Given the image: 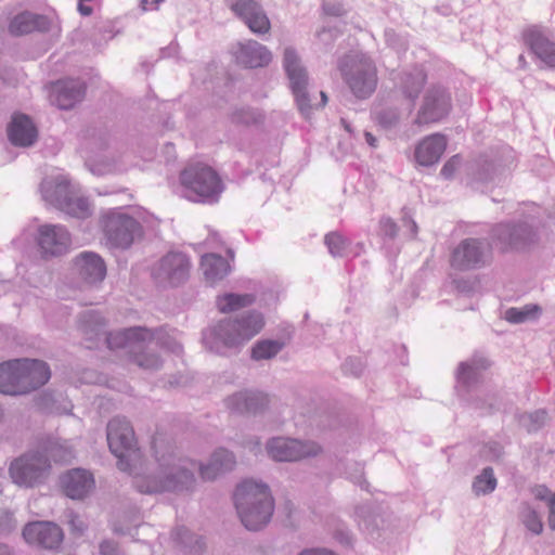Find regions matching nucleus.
<instances>
[{
    "label": "nucleus",
    "mask_w": 555,
    "mask_h": 555,
    "mask_svg": "<svg viewBox=\"0 0 555 555\" xmlns=\"http://www.w3.org/2000/svg\"><path fill=\"white\" fill-rule=\"evenodd\" d=\"M78 325L86 338L90 340L103 337L106 332L105 319L99 312L93 310L80 313Z\"/></svg>",
    "instance_id": "obj_33"
},
{
    "label": "nucleus",
    "mask_w": 555,
    "mask_h": 555,
    "mask_svg": "<svg viewBox=\"0 0 555 555\" xmlns=\"http://www.w3.org/2000/svg\"><path fill=\"white\" fill-rule=\"evenodd\" d=\"M193 464L173 455L162 456L156 468L133 479L134 488L143 494L183 493L194 489Z\"/></svg>",
    "instance_id": "obj_3"
},
{
    "label": "nucleus",
    "mask_w": 555,
    "mask_h": 555,
    "mask_svg": "<svg viewBox=\"0 0 555 555\" xmlns=\"http://www.w3.org/2000/svg\"><path fill=\"white\" fill-rule=\"evenodd\" d=\"M106 437L111 452L118 459V468L127 470L128 455L135 447L134 431L130 423L124 417H114L107 424Z\"/></svg>",
    "instance_id": "obj_15"
},
{
    "label": "nucleus",
    "mask_w": 555,
    "mask_h": 555,
    "mask_svg": "<svg viewBox=\"0 0 555 555\" xmlns=\"http://www.w3.org/2000/svg\"><path fill=\"white\" fill-rule=\"evenodd\" d=\"M542 312L539 305H526L520 308H509L504 312V319L514 324L537 320Z\"/></svg>",
    "instance_id": "obj_41"
},
{
    "label": "nucleus",
    "mask_w": 555,
    "mask_h": 555,
    "mask_svg": "<svg viewBox=\"0 0 555 555\" xmlns=\"http://www.w3.org/2000/svg\"><path fill=\"white\" fill-rule=\"evenodd\" d=\"M85 138L94 141V143H99L100 147L107 145V133L95 128H87L85 130Z\"/></svg>",
    "instance_id": "obj_54"
},
{
    "label": "nucleus",
    "mask_w": 555,
    "mask_h": 555,
    "mask_svg": "<svg viewBox=\"0 0 555 555\" xmlns=\"http://www.w3.org/2000/svg\"><path fill=\"white\" fill-rule=\"evenodd\" d=\"M23 537L29 544L47 550L57 548L64 538L63 530L51 521H33L23 529Z\"/></svg>",
    "instance_id": "obj_19"
},
{
    "label": "nucleus",
    "mask_w": 555,
    "mask_h": 555,
    "mask_svg": "<svg viewBox=\"0 0 555 555\" xmlns=\"http://www.w3.org/2000/svg\"><path fill=\"white\" fill-rule=\"evenodd\" d=\"M35 242L40 258L49 261L66 255L72 246V235L61 224L44 223L37 228Z\"/></svg>",
    "instance_id": "obj_12"
},
{
    "label": "nucleus",
    "mask_w": 555,
    "mask_h": 555,
    "mask_svg": "<svg viewBox=\"0 0 555 555\" xmlns=\"http://www.w3.org/2000/svg\"><path fill=\"white\" fill-rule=\"evenodd\" d=\"M87 165L93 175L102 176L109 172L114 167V162L108 158L90 157Z\"/></svg>",
    "instance_id": "obj_48"
},
{
    "label": "nucleus",
    "mask_w": 555,
    "mask_h": 555,
    "mask_svg": "<svg viewBox=\"0 0 555 555\" xmlns=\"http://www.w3.org/2000/svg\"><path fill=\"white\" fill-rule=\"evenodd\" d=\"M49 28V21L44 16L28 12L16 15L9 25V31L13 36H23L35 30L44 31Z\"/></svg>",
    "instance_id": "obj_31"
},
{
    "label": "nucleus",
    "mask_w": 555,
    "mask_h": 555,
    "mask_svg": "<svg viewBox=\"0 0 555 555\" xmlns=\"http://www.w3.org/2000/svg\"><path fill=\"white\" fill-rule=\"evenodd\" d=\"M255 296L251 294L225 293L217 296L216 307L220 313H231L254 304Z\"/></svg>",
    "instance_id": "obj_36"
},
{
    "label": "nucleus",
    "mask_w": 555,
    "mask_h": 555,
    "mask_svg": "<svg viewBox=\"0 0 555 555\" xmlns=\"http://www.w3.org/2000/svg\"><path fill=\"white\" fill-rule=\"evenodd\" d=\"M447 144V137L442 133H434L425 137L415 146V162L425 167L435 165L444 153Z\"/></svg>",
    "instance_id": "obj_25"
},
{
    "label": "nucleus",
    "mask_w": 555,
    "mask_h": 555,
    "mask_svg": "<svg viewBox=\"0 0 555 555\" xmlns=\"http://www.w3.org/2000/svg\"><path fill=\"white\" fill-rule=\"evenodd\" d=\"M61 486L66 496L72 500H83L95 488L93 474L85 468H73L61 477Z\"/></svg>",
    "instance_id": "obj_22"
},
{
    "label": "nucleus",
    "mask_w": 555,
    "mask_h": 555,
    "mask_svg": "<svg viewBox=\"0 0 555 555\" xmlns=\"http://www.w3.org/2000/svg\"><path fill=\"white\" fill-rule=\"evenodd\" d=\"M106 263L93 251H82L72 260V273L79 289H92L102 284L106 276Z\"/></svg>",
    "instance_id": "obj_13"
},
{
    "label": "nucleus",
    "mask_w": 555,
    "mask_h": 555,
    "mask_svg": "<svg viewBox=\"0 0 555 555\" xmlns=\"http://www.w3.org/2000/svg\"><path fill=\"white\" fill-rule=\"evenodd\" d=\"M488 449L491 460H500L504 454L503 447L499 443L493 442L489 444Z\"/></svg>",
    "instance_id": "obj_61"
},
{
    "label": "nucleus",
    "mask_w": 555,
    "mask_h": 555,
    "mask_svg": "<svg viewBox=\"0 0 555 555\" xmlns=\"http://www.w3.org/2000/svg\"><path fill=\"white\" fill-rule=\"evenodd\" d=\"M382 230L390 237H395L398 232L397 224L389 218L382 220Z\"/></svg>",
    "instance_id": "obj_57"
},
{
    "label": "nucleus",
    "mask_w": 555,
    "mask_h": 555,
    "mask_svg": "<svg viewBox=\"0 0 555 555\" xmlns=\"http://www.w3.org/2000/svg\"><path fill=\"white\" fill-rule=\"evenodd\" d=\"M547 421V412L545 410H537L531 413H525L520 415L519 423L522 427H525L528 431H537Z\"/></svg>",
    "instance_id": "obj_47"
},
{
    "label": "nucleus",
    "mask_w": 555,
    "mask_h": 555,
    "mask_svg": "<svg viewBox=\"0 0 555 555\" xmlns=\"http://www.w3.org/2000/svg\"><path fill=\"white\" fill-rule=\"evenodd\" d=\"M273 397L258 389H241L224 399L225 408L238 415H262L272 405Z\"/></svg>",
    "instance_id": "obj_16"
},
{
    "label": "nucleus",
    "mask_w": 555,
    "mask_h": 555,
    "mask_svg": "<svg viewBox=\"0 0 555 555\" xmlns=\"http://www.w3.org/2000/svg\"><path fill=\"white\" fill-rule=\"evenodd\" d=\"M402 116L398 106L386 104L376 111L375 121L384 130H392L400 125Z\"/></svg>",
    "instance_id": "obj_37"
},
{
    "label": "nucleus",
    "mask_w": 555,
    "mask_h": 555,
    "mask_svg": "<svg viewBox=\"0 0 555 555\" xmlns=\"http://www.w3.org/2000/svg\"><path fill=\"white\" fill-rule=\"evenodd\" d=\"M426 77L421 67L404 69L396 77V88L413 104L425 86Z\"/></svg>",
    "instance_id": "obj_30"
},
{
    "label": "nucleus",
    "mask_w": 555,
    "mask_h": 555,
    "mask_svg": "<svg viewBox=\"0 0 555 555\" xmlns=\"http://www.w3.org/2000/svg\"><path fill=\"white\" fill-rule=\"evenodd\" d=\"M454 288L465 295H472L479 288V281L475 279H457L453 281Z\"/></svg>",
    "instance_id": "obj_50"
},
{
    "label": "nucleus",
    "mask_w": 555,
    "mask_h": 555,
    "mask_svg": "<svg viewBox=\"0 0 555 555\" xmlns=\"http://www.w3.org/2000/svg\"><path fill=\"white\" fill-rule=\"evenodd\" d=\"M338 70L350 92L359 100L369 99L377 89L378 70L371 56L352 51L338 60Z\"/></svg>",
    "instance_id": "obj_5"
},
{
    "label": "nucleus",
    "mask_w": 555,
    "mask_h": 555,
    "mask_svg": "<svg viewBox=\"0 0 555 555\" xmlns=\"http://www.w3.org/2000/svg\"><path fill=\"white\" fill-rule=\"evenodd\" d=\"M62 211L65 214L85 219L91 216L92 209L89 201L81 196L77 189L70 194L69 201L66 202V205L62 208Z\"/></svg>",
    "instance_id": "obj_39"
},
{
    "label": "nucleus",
    "mask_w": 555,
    "mask_h": 555,
    "mask_svg": "<svg viewBox=\"0 0 555 555\" xmlns=\"http://www.w3.org/2000/svg\"><path fill=\"white\" fill-rule=\"evenodd\" d=\"M364 138H365V141L366 143L372 146V147H376L377 146V139L371 133V132H364Z\"/></svg>",
    "instance_id": "obj_63"
},
{
    "label": "nucleus",
    "mask_w": 555,
    "mask_h": 555,
    "mask_svg": "<svg viewBox=\"0 0 555 555\" xmlns=\"http://www.w3.org/2000/svg\"><path fill=\"white\" fill-rule=\"evenodd\" d=\"M284 344L276 339H262L257 341L250 351V358L255 361L271 360L283 349Z\"/></svg>",
    "instance_id": "obj_38"
},
{
    "label": "nucleus",
    "mask_w": 555,
    "mask_h": 555,
    "mask_svg": "<svg viewBox=\"0 0 555 555\" xmlns=\"http://www.w3.org/2000/svg\"><path fill=\"white\" fill-rule=\"evenodd\" d=\"M496 487V478L494 477L493 469L486 467L477 475L473 481V491L477 494L491 493Z\"/></svg>",
    "instance_id": "obj_42"
},
{
    "label": "nucleus",
    "mask_w": 555,
    "mask_h": 555,
    "mask_svg": "<svg viewBox=\"0 0 555 555\" xmlns=\"http://www.w3.org/2000/svg\"><path fill=\"white\" fill-rule=\"evenodd\" d=\"M233 499L237 515L246 529L258 531L270 522L274 500L268 485L246 479L236 486Z\"/></svg>",
    "instance_id": "obj_4"
},
{
    "label": "nucleus",
    "mask_w": 555,
    "mask_h": 555,
    "mask_svg": "<svg viewBox=\"0 0 555 555\" xmlns=\"http://www.w3.org/2000/svg\"><path fill=\"white\" fill-rule=\"evenodd\" d=\"M521 521L532 533L539 535L543 531V522L538 512L528 504H522L520 511Z\"/></svg>",
    "instance_id": "obj_44"
},
{
    "label": "nucleus",
    "mask_w": 555,
    "mask_h": 555,
    "mask_svg": "<svg viewBox=\"0 0 555 555\" xmlns=\"http://www.w3.org/2000/svg\"><path fill=\"white\" fill-rule=\"evenodd\" d=\"M472 171L478 181L488 182L500 176L503 172V168L494 160L479 158L473 165Z\"/></svg>",
    "instance_id": "obj_40"
},
{
    "label": "nucleus",
    "mask_w": 555,
    "mask_h": 555,
    "mask_svg": "<svg viewBox=\"0 0 555 555\" xmlns=\"http://www.w3.org/2000/svg\"><path fill=\"white\" fill-rule=\"evenodd\" d=\"M232 121L237 125L257 126L263 121V115L253 108H240L233 112Z\"/></svg>",
    "instance_id": "obj_46"
},
{
    "label": "nucleus",
    "mask_w": 555,
    "mask_h": 555,
    "mask_svg": "<svg viewBox=\"0 0 555 555\" xmlns=\"http://www.w3.org/2000/svg\"><path fill=\"white\" fill-rule=\"evenodd\" d=\"M283 67L289 88L293 91L309 87V74L301 57L294 47H285L283 51Z\"/></svg>",
    "instance_id": "obj_28"
},
{
    "label": "nucleus",
    "mask_w": 555,
    "mask_h": 555,
    "mask_svg": "<svg viewBox=\"0 0 555 555\" xmlns=\"http://www.w3.org/2000/svg\"><path fill=\"white\" fill-rule=\"evenodd\" d=\"M18 360H11L0 364V392L10 396L22 395Z\"/></svg>",
    "instance_id": "obj_35"
},
{
    "label": "nucleus",
    "mask_w": 555,
    "mask_h": 555,
    "mask_svg": "<svg viewBox=\"0 0 555 555\" xmlns=\"http://www.w3.org/2000/svg\"><path fill=\"white\" fill-rule=\"evenodd\" d=\"M201 269L205 280L214 284L228 275L230 264L227 259L220 255L208 254L202 257Z\"/></svg>",
    "instance_id": "obj_34"
},
{
    "label": "nucleus",
    "mask_w": 555,
    "mask_h": 555,
    "mask_svg": "<svg viewBox=\"0 0 555 555\" xmlns=\"http://www.w3.org/2000/svg\"><path fill=\"white\" fill-rule=\"evenodd\" d=\"M322 9L326 15L335 17L343 16L346 13L344 4L338 1H325L322 4Z\"/></svg>",
    "instance_id": "obj_53"
},
{
    "label": "nucleus",
    "mask_w": 555,
    "mask_h": 555,
    "mask_svg": "<svg viewBox=\"0 0 555 555\" xmlns=\"http://www.w3.org/2000/svg\"><path fill=\"white\" fill-rule=\"evenodd\" d=\"M230 9L254 34L266 35L270 31V20L256 0H235Z\"/></svg>",
    "instance_id": "obj_18"
},
{
    "label": "nucleus",
    "mask_w": 555,
    "mask_h": 555,
    "mask_svg": "<svg viewBox=\"0 0 555 555\" xmlns=\"http://www.w3.org/2000/svg\"><path fill=\"white\" fill-rule=\"evenodd\" d=\"M522 38L541 62L555 68V42L550 40L540 27H528L524 30Z\"/></svg>",
    "instance_id": "obj_24"
},
{
    "label": "nucleus",
    "mask_w": 555,
    "mask_h": 555,
    "mask_svg": "<svg viewBox=\"0 0 555 555\" xmlns=\"http://www.w3.org/2000/svg\"><path fill=\"white\" fill-rule=\"evenodd\" d=\"M462 165V158L460 155H453L451 158H449L443 167L441 168V176L444 179H452L455 175V172L459 170V168Z\"/></svg>",
    "instance_id": "obj_52"
},
{
    "label": "nucleus",
    "mask_w": 555,
    "mask_h": 555,
    "mask_svg": "<svg viewBox=\"0 0 555 555\" xmlns=\"http://www.w3.org/2000/svg\"><path fill=\"white\" fill-rule=\"evenodd\" d=\"M15 527L13 515L9 512H3L0 515V530L9 532Z\"/></svg>",
    "instance_id": "obj_55"
},
{
    "label": "nucleus",
    "mask_w": 555,
    "mask_h": 555,
    "mask_svg": "<svg viewBox=\"0 0 555 555\" xmlns=\"http://www.w3.org/2000/svg\"><path fill=\"white\" fill-rule=\"evenodd\" d=\"M22 395L36 390L51 377L49 365L37 359H17Z\"/></svg>",
    "instance_id": "obj_20"
},
{
    "label": "nucleus",
    "mask_w": 555,
    "mask_h": 555,
    "mask_svg": "<svg viewBox=\"0 0 555 555\" xmlns=\"http://www.w3.org/2000/svg\"><path fill=\"white\" fill-rule=\"evenodd\" d=\"M190 268V259L185 254L169 251L153 264L151 276L159 287L173 288L188 281Z\"/></svg>",
    "instance_id": "obj_10"
},
{
    "label": "nucleus",
    "mask_w": 555,
    "mask_h": 555,
    "mask_svg": "<svg viewBox=\"0 0 555 555\" xmlns=\"http://www.w3.org/2000/svg\"><path fill=\"white\" fill-rule=\"evenodd\" d=\"M490 237L502 251L526 250L540 242L538 229L524 221L498 223L492 228Z\"/></svg>",
    "instance_id": "obj_9"
},
{
    "label": "nucleus",
    "mask_w": 555,
    "mask_h": 555,
    "mask_svg": "<svg viewBox=\"0 0 555 555\" xmlns=\"http://www.w3.org/2000/svg\"><path fill=\"white\" fill-rule=\"evenodd\" d=\"M101 229L105 245L112 249H129L144 235L142 224L132 216L120 211L104 215Z\"/></svg>",
    "instance_id": "obj_7"
},
{
    "label": "nucleus",
    "mask_w": 555,
    "mask_h": 555,
    "mask_svg": "<svg viewBox=\"0 0 555 555\" xmlns=\"http://www.w3.org/2000/svg\"><path fill=\"white\" fill-rule=\"evenodd\" d=\"M452 266L460 270H469L486 263L485 243L477 238L462 241L452 254Z\"/></svg>",
    "instance_id": "obj_23"
},
{
    "label": "nucleus",
    "mask_w": 555,
    "mask_h": 555,
    "mask_svg": "<svg viewBox=\"0 0 555 555\" xmlns=\"http://www.w3.org/2000/svg\"><path fill=\"white\" fill-rule=\"evenodd\" d=\"M469 363L476 371L488 370L491 366V362L485 357H475Z\"/></svg>",
    "instance_id": "obj_60"
},
{
    "label": "nucleus",
    "mask_w": 555,
    "mask_h": 555,
    "mask_svg": "<svg viewBox=\"0 0 555 555\" xmlns=\"http://www.w3.org/2000/svg\"><path fill=\"white\" fill-rule=\"evenodd\" d=\"M78 11L80 12L81 15L83 16H89L92 14L93 10L91 7L89 5H85L83 2H80L78 3Z\"/></svg>",
    "instance_id": "obj_62"
},
{
    "label": "nucleus",
    "mask_w": 555,
    "mask_h": 555,
    "mask_svg": "<svg viewBox=\"0 0 555 555\" xmlns=\"http://www.w3.org/2000/svg\"><path fill=\"white\" fill-rule=\"evenodd\" d=\"M40 451L48 455L50 462H68L73 457L72 449L56 441L48 443Z\"/></svg>",
    "instance_id": "obj_45"
},
{
    "label": "nucleus",
    "mask_w": 555,
    "mask_h": 555,
    "mask_svg": "<svg viewBox=\"0 0 555 555\" xmlns=\"http://www.w3.org/2000/svg\"><path fill=\"white\" fill-rule=\"evenodd\" d=\"M297 104V107L305 118H309L315 109V96L311 93L309 87L292 92Z\"/></svg>",
    "instance_id": "obj_43"
},
{
    "label": "nucleus",
    "mask_w": 555,
    "mask_h": 555,
    "mask_svg": "<svg viewBox=\"0 0 555 555\" xmlns=\"http://www.w3.org/2000/svg\"><path fill=\"white\" fill-rule=\"evenodd\" d=\"M52 465L40 450L25 452L15 459L9 468L10 477L20 487L34 488L44 483L51 475Z\"/></svg>",
    "instance_id": "obj_8"
},
{
    "label": "nucleus",
    "mask_w": 555,
    "mask_h": 555,
    "mask_svg": "<svg viewBox=\"0 0 555 555\" xmlns=\"http://www.w3.org/2000/svg\"><path fill=\"white\" fill-rule=\"evenodd\" d=\"M263 325V317L257 311H248L236 318H224L203 331L202 344L212 353L228 356L238 351Z\"/></svg>",
    "instance_id": "obj_2"
},
{
    "label": "nucleus",
    "mask_w": 555,
    "mask_h": 555,
    "mask_svg": "<svg viewBox=\"0 0 555 555\" xmlns=\"http://www.w3.org/2000/svg\"><path fill=\"white\" fill-rule=\"evenodd\" d=\"M180 183L184 196L193 202H214L223 190L217 172L202 164L183 169L180 173Z\"/></svg>",
    "instance_id": "obj_6"
},
{
    "label": "nucleus",
    "mask_w": 555,
    "mask_h": 555,
    "mask_svg": "<svg viewBox=\"0 0 555 555\" xmlns=\"http://www.w3.org/2000/svg\"><path fill=\"white\" fill-rule=\"evenodd\" d=\"M234 63L246 69L268 67L272 60V52L262 43L254 39L237 41L231 48Z\"/></svg>",
    "instance_id": "obj_17"
},
{
    "label": "nucleus",
    "mask_w": 555,
    "mask_h": 555,
    "mask_svg": "<svg viewBox=\"0 0 555 555\" xmlns=\"http://www.w3.org/2000/svg\"><path fill=\"white\" fill-rule=\"evenodd\" d=\"M75 189L64 176L47 178L40 184L42 198L60 210L69 201V196Z\"/></svg>",
    "instance_id": "obj_26"
},
{
    "label": "nucleus",
    "mask_w": 555,
    "mask_h": 555,
    "mask_svg": "<svg viewBox=\"0 0 555 555\" xmlns=\"http://www.w3.org/2000/svg\"><path fill=\"white\" fill-rule=\"evenodd\" d=\"M457 378L464 385L470 386L477 382V371L468 362H462L459 366Z\"/></svg>",
    "instance_id": "obj_49"
},
{
    "label": "nucleus",
    "mask_w": 555,
    "mask_h": 555,
    "mask_svg": "<svg viewBox=\"0 0 555 555\" xmlns=\"http://www.w3.org/2000/svg\"><path fill=\"white\" fill-rule=\"evenodd\" d=\"M325 244L333 256H340L345 248L344 238L337 233H330L325 236Z\"/></svg>",
    "instance_id": "obj_51"
},
{
    "label": "nucleus",
    "mask_w": 555,
    "mask_h": 555,
    "mask_svg": "<svg viewBox=\"0 0 555 555\" xmlns=\"http://www.w3.org/2000/svg\"><path fill=\"white\" fill-rule=\"evenodd\" d=\"M172 541L184 555H202L205 551V542L201 537L193 534L185 527H177L172 533Z\"/></svg>",
    "instance_id": "obj_32"
},
{
    "label": "nucleus",
    "mask_w": 555,
    "mask_h": 555,
    "mask_svg": "<svg viewBox=\"0 0 555 555\" xmlns=\"http://www.w3.org/2000/svg\"><path fill=\"white\" fill-rule=\"evenodd\" d=\"M451 108V96L448 91L441 86H431L422 99L413 125L422 127L438 122L450 114Z\"/></svg>",
    "instance_id": "obj_14"
},
{
    "label": "nucleus",
    "mask_w": 555,
    "mask_h": 555,
    "mask_svg": "<svg viewBox=\"0 0 555 555\" xmlns=\"http://www.w3.org/2000/svg\"><path fill=\"white\" fill-rule=\"evenodd\" d=\"M319 95L321 98V101L317 102L315 109L323 107L327 102V95L325 94V92L320 91Z\"/></svg>",
    "instance_id": "obj_64"
},
{
    "label": "nucleus",
    "mask_w": 555,
    "mask_h": 555,
    "mask_svg": "<svg viewBox=\"0 0 555 555\" xmlns=\"http://www.w3.org/2000/svg\"><path fill=\"white\" fill-rule=\"evenodd\" d=\"M533 493L535 499L540 501H545L546 504L548 503L550 498H552V492L550 489L545 486H538L533 489Z\"/></svg>",
    "instance_id": "obj_59"
},
{
    "label": "nucleus",
    "mask_w": 555,
    "mask_h": 555,
    "mask_svg": "<svg viewBox=\"0 0 555 555\" xmlns=\"http://www.w3.org/2000/svg\"><path fill=\"white\" fill-rule=\"evenodd\" d=\"M103 338L107 347L127 349L132 361L143 370H158L163 361L156 353L157 348L180 353L181 344L168 333L157 330L152 332L146 327H130L116 332H105Z\"/></svg>",
    "instance_id": "obj_1"
},
{
    "label": "nucleus",
    "mask_w": 555,
    "mask_h": 555,
    "mask_svg": "<svg viewBox=\"0 0 555 555\" xmlns=\"http://www.w3.org/2000/svg\"><path fill=\"white\" fill-rule=\"evenodd\" d=\"M87 86L77 79L59 80L52 85L51 103L60 109H72L86 96Z\"/></svg>",
    "instance_id": "obj_21"
},
{
    "label": "nucleus",
    "mask_w": 555,
    "mask_h": 555,
    "mask_svg": "<svg viewBox=\"0 0 555 555\" xmlns=\"http://www.w3.org/2000/svg\"><path fill=\"white\" fill-rule=\"evenodd\" d=\"M548 508V517L547 524L552 530H555V492L550 498L548 503L546 504Z\"/></svg>",
    "instance_id": "obj_58"
},
{
    "label": "nucleus",
    "mask_w": 555,
    "mask_h": 555,
    "mask_svg": "<svg viewBox=\"0 0 555 555\" xmlns=\"http://www.w3.org/2000/svg\"><path fill=\"white\" fill-rule=\"evenodd\" d=\"M8 135L13 145L29 147L37 141L38 131L27 115L15 114L9 125Z\"/></svg>",
    "instance_id": "obj_29"
},
{
    "label": "nucleus",
    "mask_w": 555,
    "mask_h": 555,
    "mask_svg": "<svg viewBox=\"0 0 555 555\" xmlns=\"http://www.w3.org/2000/svg\"><path fill=\"white\" fill-rule=\"evenodd\" d=\"M100 552L102 555H119L117 543L111 540H105L100 544Z\"/></svg>",
    "instance_id": "obj_56"
},
{
    "label": "nucleus",
    "mask_w": 555,
    "mask_h": 555,
    "mask_svg": "<svg viewBox=\"0 0 555 555\" xmlns=\"http://www.w3.org/2000/svg\"><path fill=\"white\" fill-rule=\"evenodd\" d=\"M266 451L273 461L298 462L319 456L323 448L312 440L274 437L267 441Z\"/></svg>",
    "instance_id": "obj_11"
},
{
    "label": "nucleus",
    "mask_w": 555,
    "mask_h": 555,
    "mask_svg": "<svg viewBox=\"0 0 555 555\" xmlns=\"http://www.w3.org/2000/svg\"><path fill=\"white\" fill-rule=\"evenodd\" d=\"M236 466V457L227 449L216 450L206 464L199 466L201 478L205 481H214L217 478L232 472Z\"/></svg>",
    "instance_id": "obj_27"
}]
</instances>
